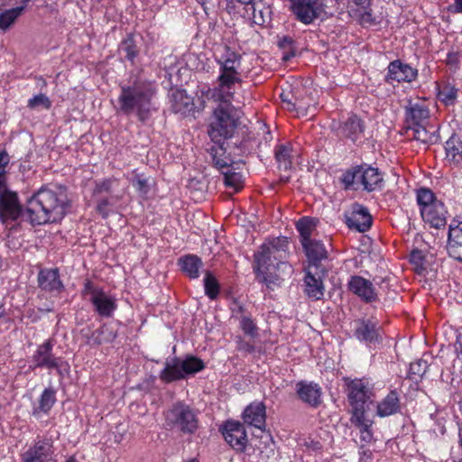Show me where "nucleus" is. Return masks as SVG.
I'll return each mask as SVG.
<instances>
[{"mask_svg": "<svg viewBox=\"0 0 462 462\" xmlns=\"http://www.w3.org/2000/svg\"><path fill=\"white\" fill-rule=\"evenodd\" d=\"M154 95L155 87L152 82L134 80L128 86L121 87L118 110L127 116L135 114L140 121L144 122L156 109L152 102Z\"/></svg>", "mask_w": 462, "mask_h": 462, "instance_id": "4", "label": "nucleus"}, {"mask_svg": "<svg viewBox=\"0 0 462 462\" xmlns=\"http://www.w3.org/2000/svg\"><path fill=\"white\" fill-rule=\"evenodd\" d=\"M281 98H282V102L288 104V108L289 109H299V108H301L300 105H299L297 103H291V101L289 99V94H286V93L282 92L281 94Z\"/></svg>", "mask_w": 462, "mask_h": 462, "instance_id": "54", "label": "nucleus"}, {"mask_svg": "<svg viewBox=\"0 0 462 462\" xmlns=\"http://www.w3.org/2000/svg\"><path fill=\"white\" fill-rule=\"evenodd\" d=\"M166 424L183 433L192 434L199 427L195 411L187 404L178 402L172 405L165 414Z\"/></svg>", "mask_w": 462, "mask_h": 462, "instance_id": "7", "label": "nucleus"}, {"mask_svg": "<svg viewBox=\"0 0 462 462\" xmlns=\"http://www.w3.org/2000/svg\"><path fill=\"white\" fill-rule=\"evenodd\" d=\"M346 225L358 232L367 231L372 225V217L368 209L360 204H354L350 215L346 217Z\"/></svg>", "mask_w": 462, "mask_h": 462, "instance_id": "18", "label": "nucleus"}, {"mask_svg": "<svg viewBox=\"0 0 462 462\" xmlns=\"http://www.w3.org/2000/svg\"><path fill=\"white\" fill-rule=\"evenodd\" d=\"M200 5H205L208 0H196Z\"/></svg>", "mask_w": 462, "mask_h": 462, "instance_id": "59", "label": "nucleus"}, {"mask_svg": "<svg viewBox=\"0 0 462 462\" xmlns=\"http://www.w3.org/2000/svg\"><path fill=\"white\" fill-rule=\"evenodd\" d=\"M40 286L46 291H57L62 286L56 269L42 270L38 277Z\"/></svg>", "mask_w": 462, "mask_h": 462, "instance_id": "26", "label": "nucleus"}, {"mask_svg": "<svg viewBox=\"0 0 462 462\" xmlns=\"http://www.w3.org/2000/svg\"><path fill=\"white\" fill-rule=\"evenodd\" d=\"M10 158L6 152L0 150V191L4 190L6 185L5 172Z\"/></svg>", "mask_w": 462, "mask_h": 462, "instance_id": "44", "label": "nucleus"}, {"mask_svg": "<svg viewBox=\"0 0 462 462\" xmlns=\"http://www.w3.org/2000/svg\"><path fill=\"white\" fill-rule=\"evenodd\" d=\"M448 252L451 257L462 262V222L449 225Z\"/></svg>", "mask_w": 462, "mask_h": 462, "instance_id": "21", "label": "nucleus"}, {"mask_svg": "<svg viewBox=\"0 0 462 462\" xmlns=\"http://www.w3.org/2000/svg\"><path fill=\"white\" fill-rule=\"evenodd\" d=\"M354 336L366 345L375 344L380 339L379 327L372 319H358L355 323Z\"/></svg>", "mask_w": 462, "mask_h": 462, "instance_id": "16", "label": "nucleus"}, {"mask_svg": "<svg viewBox=\"0 0 462 462\" xmlns=\"http://www.w3.org/2000/svg\"><path fill=\"white\" fill-rule=\"evenodd\" d=\"M22 214V208L15 192L7 189L5 185L4 190L0 191V221L8 225L15 221Z\"/></svg>", "mask_w": 462, "mask_h": 462, "instance_id": "13", "label": "nucleus"}, {"mask_svg": "<svg viewBox=\"0 0 462 462\" xmlns=\"http://www.w3.org/2000/svg\"><path fill=\"white\" fill-rule=\"evenodd\" d=\"M296 392L302 402L311 406L316 407L321 402V389L317 383L299 382Z\"/></svg>", "mask_w": 462, "mask_h": 462, "instance_id": "22", "label": "nucleus"}, {"mask_svg": "<svg viewBox=\"0 0 462 462\" xmlns=\"http://www.w3.org/2000/svg\"><path fill=\"white\" fill-rule=\"evenodd\" d=\"M351 422L360 430V439L364 443H371L374 439L371 427L373 420L366 415L351 417Z\"/></svg>", "mask_w": 462, "mask_h": 462, "instance_id": "32", "label": "nucleus"}, {"mask_svg": "<svg viewBox=\"0 0 462 462\" xmlns=\"http://www.w3.org/2000/svg\"><path fill=\"white\" fill-rule=\"evenodd\" d=\"M237 2L241 3V4H244V5H252V9H253V15H254V19L256 20L257 19V12L259 13L261 18H262V23H264L265 20L263 19V10H258L256 5H255V3L254 1L255 0H236ZM255 23H258L257 21H255Z\"/></svg>", "mask_w": 462, "mask_h": 462, "instance_id": "52", "label": "nucleus"}, {"mask_svg": "<svg viewBox=\"0 0 462 462\" xmlns=\"http://www.w3.org/2000/svg\"><path fill=\"white\" fill-rule=\"evenodd\" d=\"M204 367V362L196 356H189L185 359L174 357L166 361L160 377L163 382L171 383L200 372Z\"/></svg>", "mask_w": 462, "mask_h": 462, "instance_id": "5", "label": "nucleus"}, {"mask_svg": "<svg viewBox=\"0 0 462 462\" xmlns=\"http://www.w3.org/2000/svg\"><path fill=\"white\" fill-rule=\"evenodd\" d=\"M275 158L281 169L288 170L291 166V148L287 144H281L275 150Z\"/></svg>", "mask_w": 462, "mask_h": 462, "instance_id": "39", "label": "nucleus"}, {"mask_svg": "<svg viewBox=\"0 0 462 462\" xmlns=\"http://www.w3.org/2000/svg\"><path fill=\"white\" fill-rule=\"evenodd\" d=\"M429 367L428 362L419 359L410 365V374L421 377Z\"/></svg>", "mask_w": 462, "mask_h": 462, "instance_id": "46", "label": "nucleus"}, {"mask_svg": "<svg viewBox=\"0 0 462 462\" xmlns=\"http://www.w3.org/2000/svg\"><path fill=\"white\" fill-rule=\"evenodd\" d=\"M112 182L113 181L111 179H104L101 181L97 182L94 192L95 193L109 192L111 190Z\"/></svg>", "mask_w": 462, "mask_h": 462, "instance_id": "51", "label": "nucleus"}, {"mask_svg": "<svg viewBox=\"0 0 462 462\" xmlns=\"http://www.w3.org/2000/svg\"><path fill=\"white\" fill-rule=\"evenodd\" d=\"M305 292L313 300H320L324 295V286L321 279L307 271L304 277Z\"/></svg>", "mask_w": 462, "mask_h": 462, "instance_id": "25", "label": "nucleus"}, {"mask_svg": "<svg viewBox=\"0 0 462 462\" xmlns=\"http://www.w3.org/2000/svg\"><path fill=\"white\" fill-rule=\"evenodd\" d=\"M418 76V70L400 60L389 63L387 68V81L412 82Z\"/></svg>", "mask_w": 462, "mask_h": 462, "instance_id": "15", "label": "nucleus"}, {"mask_svg": "<svg viewBox=\"0 0 462 462\" xmlns=\"http://www.w3.org/2000/svg\"><path fill=\"white\" fill-rule=\"evenodd\" d=\"M430 111L425 101L410 102L405 107L407 127L428 124Z\"/></svg>", "mask_w": 462, "mask_h": 462, "instance_id": "17", "label": "nucleus"}, {"mask_svg": "<svg viewBox=\"0 0 462 462\" xmlns=\"http://www.w3.org/2000/svg\"><path fill=\"white\" fill-rule=\"evenodd\" d=\"M447 158L456 164L462 162V136L452 135L446 143Z\"/></svg>", "mask_w": 462, "mask_h": 462, "instance_id": "30", "label": "nucleus"}, {"mask_svg": "<svg viewBox=\"0 0 462 462\" xmlns=\"http://www.w3.org/2000/svg\"><path fill=\"white\" fill-rule=\"evenodd\" d=\"M420 252H413V253L411 254V259H412V260H415V257H419V256H420Z\"/></svg>", "mask_w": 462, "mask_h": 462, "instance_id": "58", "label": "nucleus"}, {"mask_svg": "<svg viewBox=\"0 0 462 462\" xmlns=\"http://www.w3.org/2000/svg\"><path fill=\"white\" fill-rule=\"evenodd\" d=\"M455 7L457 12L462 13V0H455Z\"/></svg>", "mask_w": 462, "mask_h": 462, "instance_id": "57", "label": "nucleus"}, {"mask_svg": "<svg viewBox=\"0 0 462 462\" xmlns=\"http://www.w3.org/2000/svg\"><path fill=\"white\" fill-rule=\"evenodd\" d=\"M291 11L300 22L310 24L322 15L324 5L321 0H291Z\"/></svg>", "mask_w": 462, "mask_h": 462, "instance_id": "12", "label": "nucleus"}, {"mask_svg": "<svg viewBox=\"0 0 462 462\" xmlns=\"http://www.w3.org/2000/svg\"><path fill=\"white\" fill-rule=\"evenodd\" d=\"M54 454L53 442L38 437L21 455L22 462H49Z\"/></svg>", "mask_w": 462, "mask_h": 462, "instance_id": "11", "label": "nucleus"}, {"mask_svg": "<svg viewBox=\"0 0 462 462\" xmlns=\"http://www.w3.org/2000/svg\"><path fill=\"white\" fill-rule=\"evenodd\" d=\"M56 402V392L52 388H46L39 400V405L33 409L32 414L40 417L42 414H47Z\"/></svg>", "mask_w": 462, "mask_h": 462, "instance_id": "29", "label": "nucleus"}, {"mask_svg": "<svg viewBox=\"0 0 462 462\" xmlns=\"http://www.w3.org/2000/svg\"><path fill=\"white\" fill-rule=\"evenodd\" d=\"M23 12V7H13L8 10H0V29H8Z\"/></svg>", "mask_w": 462, "mask_h": 462, "instance_id": "38", "label": "nucleus"}, {"mask_svg": "<svg viewBox=\"0 0 462 462\" xmlns=\"http://www.w3.org/2000/svg\"><path fill=\"white\" fill-rule=\"evenodd\" d=\"M205 294L211 300H215L219 294V283L217 278L210 273L206 272L204 277Z\"/></svg>", "mask_w": 462, "mask_h": 462, "instance_id": "41", "label": "nucleus"}, {"mask_svg": "<svg viewBox=\"0 0 462 462\" xmlns=\"http://www.w3.org/2000/svg\"><path fill=\"white\" fill-rule=\"evenodd\" d=\"M363 124L356 116H351L344 124L343 134L352 141L357 140L363 133Z\"/></svg>", "mask_w": 462, "mask_h": 462, "instance_id": "34", "label": "nucleus"}, {"mask_svg": "<svg viewBox=\"0 0 462 462\" xmlns=\"http://www.w3.org/2000/svg\"><path fill=\"white\" fill-rule=\"evenodd\" d=\"M346 392L352 410L351 417L366 415L373 402V393L368 383L361 379L350 380L346 383Z\"/></svg>", "mask_w": 462, "mask_h": 462, "instance_id": "8", "label": "nucleus"}, {"mask_svg": "<svg viewBox=\"0 0 462 462\" xmlns=\"http://www.w3.org/2000/svg\"><path fill=\"white\" fill-rule=\"evenodd\" d=\"M422 219L435 228L444 226L447 219V210L442 201H436L431 206L424 208L420 213Z\"/></svg>", "mask_w": 462, "mask_h": 462, "instance_id": "20", "label": "nucleus"}, {"mask_svg": "<svg viewBox=\"0 0 462 462\" xmlns=\"http://www.w3.org/2000/svg\"><path fill=\"white\" fill-rule=\"evenodd\" d=\"M220 431L226 441L234 449L243 451L247 445V434L245 426L236 420H227L220 428Z\"/></svg>", "mask_w": 462, "mask_h": 462, "instance_id": "14", "label": "nucleus"}, {"mask_svg": "<svg viewBox=\"0 0 462 462\" xmlns=\"http://www.w3.org/2000/svg\"><path fill=\"white\" fill-rule=\"evenodd\" d=\"M244 421L257 429L265 425V406L262 402L251 403L243 413Z\"/></svg>", "mask_w": 462, "mask_h": 462, "instance_id": "23", "label": "nucleus"}, {"mask_svg": "<svg viewBox=\"0 0 462 462\" xmlns=\"http://www.w3.org/2000/svg\"><path fill=\"white\" fill-rule=\"evenodd\" d=\"M218 144L219 147L212 153V158L215 166L223 172L233 167V161L226 154L222 143Z\"/></svg>", "mask_w": 462, "mask_h": 462, "instance_id": "37", "label": "nucleus"}, {"mask_svg": "<svg viewBox=\"0 0 462 462\" xmlns=\"http://www.w3.org/2000/svg\"><path fill=\"white\" fill-rule=\"evenodd\" d=\"M361 457L360 460L363 462H366L367 460L371 459L372 452L369 449H363L362 452H360Z\"/></svg>", "mask_w": 462, "mask_h": 462, "instance_id": "55", "label": "nucleus"}, {"mask_svg": "<svg viewBox=\"0 0 462 462\" xmlns=\"http://www.w3.org/2000/svg\"><path fill=\"white\" fill-rule=\"evenodd\" d=\"M53 344L51 340H46L39 345L32 356V369L45 368L55 369L59 374L65 375L69 373L70 366L62 357H57L52 353Z\"/></svg>", "mask_w": 462, "mask_h": 462, "instance_id": "9", "label": "nucleus"}, {"mask_svg": "<svg viewBox=\"0 0 462 462\" xmlns=\"http://www.w3.org/2000/svg\"><path fill=\"white\" fill-rule=\"evenodd\" d=\"M400 408L399 398L396 392L392 391L377 405V415L379 417H387L398 411Z\"/></svg>", "mask_w": 462, "mask_h": 462, "instance_id": "27", "label": "nucleus"}, {"mask_svg": "<svg viewBox=\"0 0 462 462\" xmlns=\"http://www.w3.org/2000/svg\"><path fill=\"white\" fill-rule=\"evenodd\" d=\"M436 201L439 200L435 198L431 190L428 189H420L418 190L417 202L420 206V213L424 208L431 206V204L435 203Z\"/></svg>", "mask_w": 462, "mask_h": 462, "instance_id": "42", "label": "nucleus"}, {"mask_svg": "<svg viewBox=\"0 0 462 462\" xmlns=\"http://www.w3.org/2000/svg\"><path fill=\"white\" fill-rule=\"evenodd\" d=\"M316 222L314 218L305 217L296 223V229L300 234L302 246L313 239L311 236L316 229Z\"/></svg>", "mask_w": 462, "mask_h": 462, "instance_id": "33", "label": "nucleus"}, {"mask_svg": "<svg viewBox=\"0 0 462 462\" xmlns=\"http://www.w3.org/2000/svg\"><path fill=\"white\" fill-rule=\"evenodd\" d=\"M3 5H13L14 7H23L25 9L26 5L31 0H0Z\"/></svg>", "mask_w": 462, "mask_h": 462, "instance_id": "53", "label": "nucleus"}, {"mask_svg": "<svg viewBox=\"0 0 462 462\" xmlns=\"http://www.w3.org/2000/svg\"><path fill=\"white\" fill-rule=\"evenodd\" d=\"M82 294L92 303L98 315L102 317H111L116 310V300L106 293L102 289L95 286L88 280L84 283Z\"/></svg>", "mask_w": 462, "mask_h": 462, "instance_id": "10", "label": "nucleus"}, {"mask_svg": "<svg viewBox=\"0 0 462 462\" xmlns=\"http://www.w3.org/2000/svg\"><path fill=\"white\" fill-rule=\"evenodd\" d=\"M289 241L276 237L264 243L254 254V270L257 279L268 287L285 275H291L292 267L288 263Z\"/></svg>", "mask_w": 462, "mask_h": 462, "instance_id": "2", "label": "nucleus"}, {"mask_svg": "<svg viewBox=\"0 0 462 462\" xmlns=\"http://www.w3.org/2000/svg\"><path fill=\"white\" fill-rule=\"evenodd\" d=\"M308 259L312 263H317L327 257V250L323 243L317 239H312L303 246Z\"/></svg>", "mask_w": 462, "mask_h": 462, "instance_id": "31", "label": "nucleus"}, {"mask_svg": "<svg viewBox=\"0 0 462 462\" xmlns=\"http://www.w3.org/2000/svg\"><path fill=\"white\" fill-rule=\"evenodd\" d=\"M350 291L366 302H373L377 300V292L373 283L361 276H353L348 282Z\"/></svg>", "mask_w": 462, "mask_h": 462, "instance_id": "19", "label": "nucleus"}, {"mask_svg": "<svg viewBox=\"0 0 462 462\" xmlns=\"http://www.w3.org/2000/svg\"><path fill=\"white\" fill-rule=\"evenodd\" d=\"M51 106V102L49 97L44 94H39L28 100V107L32 109L42 107L49 109Z\"/></svg>", "mask_w": 462, "mask_h": 462, "instance_id": "43", "label": "nucleus"}, {"mask_svg": "<svg viewBox=\"0 0 462 462\" xmlns=\"http://www.w3.org/2000/svg\"><path fill=\"white\" fill-rule=\"evenodd\" d=\"M134 189L142 194H146L149 190L148 180L142 175H135L132 180Z\"/></svg>", "mask_w": 462, "mask_h": 462, "instance_id": "49", "label": "nucleus"}, {"mask_svg": "<svg viewBox=\"0 0 462 462\" xmlns=\"http://www.w3.org/2000/svg\"><path fill=\"white\" fill-rule=\"evenodd\" d=\"M179 264L182 272L189 278L196 279L199 276V270L202 267V262L198 256L189 254L181 257L179 261Z\"/></svg>", "mask_w": 462, "mask_h": 462, "instance_id": "28", "label": "nucleus"}, {"mask_svg": "<svg viewBox=\"0 0 462 462\" xmlns=\"http://www.w3.org/2000/svg\"><path fill=\"white\" fill-rule=\"evenodd\" d=\"M225 184L233 189L235 191H238L243 188V175L240 171H236L234 167L229 170L223 171Z\"/></svg>", "mask_w": 462, "mask_h": 462, "instance_id": "40", "label": "nucleus"}, {"mask_svg": "<svg viewBox=\"0 0 462 462\" xmlns=\"http://www.w3.org/2000/svg\"><path fill=\"white\" fill-rule=\"evenodd\" d=\"M240 328L242 330L250 337H255L257 334V328L254 322L248 317L244 316L240 320Z\"/></svg>", "mask_w": 462, "mask_h": 462, "instance_id": "48", "label": "nucleus"}, {"mask_svg": "<svg viewBox=\"0 0 462 462\" xmlns=\"http://www.w3.org/2000/svg\"><path fill=\"white\" fill-rule=\"evenodd\" d=\"M96 333H98V336L100 337L96 339L97 344L111 342L116 337V333L108 326H102L96 331Z\"/></svg>", "mask_w": 462, "mask_h": 462, "instance_id": "45", "label": "nucleus"}, {"mask_svg": "<svg viewBox=\"0 0 462 462\" xmlns=\"http://www.w3.org/2000/svg\"><path fill=\"white\" fill-rule=\"evenodd\" d=\"M216 62L218 65V76L212 88H208L207 96L217 106L214 109L208 125V135L215 143L233 136L238 125L240 111L232 102L243 82L241 71V55L225 46L217 50Z\"/></svg>", "mask_w": 462, "mask_h": 462, "instance_id": "1", "label": "nucleus"}, {"mask_svg": "<svg viewBox=\"0 0 462 462\" xmlns=\"http://www.w3.org/2000/svg\"><path fill=\"white\" fill-rule=\"evenodd\" d=\"M97 210L104 217H106L113 211V203L110 199H101L97 206Z\"/></svg>", "mask_w": 462, "mask_h": 462, "instance_id": "50", "label": "nucleus"}, {"mask_svg": "<svg viewBox=\"0 0 462 462\" xmlns=\"http://www.w3.org/2000/svg\"><path fill=\"white\" fill-rule=\"evenodd\" d=\"M437 89L438 98L441 103L445 106H451L455 104L457 97V89L453 85L449 83L438 85Z\"/></svg>", "mask_w": 462, "mask_h": 462, "instance_id": "35", "label": "nucleus"}, {"mask_svg": "<svg viewBox=\"0 0 462 462\" xmlns=\"http://www.w3.org/2000/svg\"><path fill=\"white\" fill-rule=\"evenodd\" d=\"M342 181L346 187L356 186L358 189L362 186L365 190L371 192L381 186L383 176L378 169L361 165L347 171L343 175Z\"/></svg>", "mask_w": 462, "mask_h": 462, "instance_id": "6", "label": "nucleus"}, {"mask_svg": "<svg viewBox=\"0 0 462 462\" xmlns=\"http://www.w3.org/2000/svg\"><path fill=\"white\" fill-rule=\"evenodd\" d=\"M120 50L122 52L125 54V57L130 60H133L137 54L136 46L134 45L132 39L125 40L121 43Z\"/></svg>", "mask_w": 462, "mask_h": 462, "instance_id": "47", "label": "nucleus"}, {"mask_svg": "<svg viewBox=\"0 0 462 462\" xmlns=\"http://www.w3.org/2000/svg\"><path fill=\"white\" fill-rule=\"evenodd\" d=\"M68 207L65 188L43 187L28 199L24 216L32 225L58 222L66 215Z\"/></svg>", "mask_w": 462, "mask_h": 462, "instance_id": "3", "label": "nucleus"}, {"mask_svg": "<svg viewBox=\"0 0 462 462\" xmlns=\"http://www.w3.org/2000/svg\"><path fill=\"white\" fill-rule=\"evenodd\" d=\"M353 2L357 6H361L363 8H365L369 4V0H353Z\"/></svg>", "mask_w": 462, "mask_h": 462, "instance_id": "56", "label": "nucleus"}, {"mask_svg": "<svg viewBox=\"0 0 462 462\" xmlns=\"http://www.w3.org/2000/svg\"><path fill=\"white\" fill-rule=\"evenodd\" d=\"M408 129L412 132V136L417 141L423 143H429L433 141L434 127L430 126V123L423 124L422 125L409 126Z\"/></svg>", "mask_w": 462, "mask_h": 462, "instance_id": "36", "label": "nucleus"}, {"mask_svg": "<svg viewBox=\"0 0 462 462\" xmlns=\"http://www.w3.org/2000/svg\"><path fill=\"white\" fill-rule=\"evenodd\" d=\"M66 462H76V459L73 457H70Z\"/></svg>", "mask_w": 462, "mask_h": 462, "instance_id": "60", "label": "nucleus"}, {"mask_svg": "<svg viewBox=\"0 0 462 462\" xmlns=\"http://www.w3.org/2000/svg\"><path fill=\"white\" fill-rule=\"evenodd\" d=\"M172 108L175 113L186 114L194 107L193 99L183 89H176L172 95Z\"/></svg>", "mask_w": 462, "mask_h": 462, "instance_id": "24", "label": "nucleus"}]
</instances>
